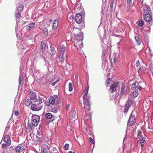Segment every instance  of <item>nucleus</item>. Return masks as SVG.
I'll return each mask as SVG.
<instances>
[{
  "instance_id": "obj_1",
  "label": "nucleus",
  "mask_w": 153,
  "mask_h": 153,
  "mask_svg": "<svg viewBox=\"0 0 153 153\" xmlns=\"http://www.w3.org/2000/svg\"><path fill=\"white\" fill-rule=\"evenodd\" d=\"M38 103L35 104H32L31 106L32 110L34 111H38L40 110L42 108V105L41 104L42 103V99H39Z\"/></svg>"
},
{
  "instance_id": "obj_2",
  "label": "nucleus",
  "mask_w": 153,
  "mask_h": 153,
  "mask_svg": "<svg viewBox=\"0 0 153 153\" xmlns=\"http://www.w3.org/2000/svg\"><path fill=\"white\" fill-rule=\"evenodd\" d=\"M28 97L34 102H37L39 101V99L41 98L39 95L37 96L36 92L31 91L29 92L28 94Z\"/></svg>"
},
{
  "instance_id": "obj_3",
  "label": "nucleus",
  "mask_w": 153,
  "mask_h": 153,
  "mask_svg": "<svg viewBox=\"0 0 153 153\" xmlns=\"http://www.w3.org/2000/svg\"><path fill=\"white\" fill-rule=\"evenodd\" d=\"M78 30L77 28L76 27L74 28L73 29H71L70 32L71 34H74V39L75 40V41H79L80 44L81 43V40H82V36L81 34L79 35L75 34V32L76 30Z\"/></svg>"
},
{
  "instance_id": "obj_4",
  "label": "nucleus",
  "mask_w": 153,
  "mask_h": 153,
  "mask_svg": "<svg viewBox=\"0 0 153 153\" xmlns=\"http://www.w3.org/2000/svg\"><path fill=\"white\" fill-rule=\"evenodd\" d=\"M40 117L38 115H33L32 117V123L34 127L36 126L39 122Z\"/></svg>"
},
{
  "instance_id": "obj_5",
  "label": "nucleus",
  "mask_w": 153,
  "mask_h": 153,
  "mask_svg": "<svg viewBox=\"0 0 153 153\" xmlns=\"http://www.w3.org/2000/svg\"><path fill=\"white\" fill-rule=\"evenodd\" d=\"M59 100L58 96L56 95L51 97L49 99V102H46V104L48 106L50 105V104L53 105L55 102H56L57 101Z\"/></svg>"
},
{
  "instance_id": "obj_6",
  "label": "nucleus",
  "mask_w": 153,
  "mask_h": 153,
  "mask_svg": "<svg viewBox=\"0 0 153 153\" xmlns=\"http://www.w3.org/2000/svg\"><path fill=\"white\" fill-rule=\"evenodd\" d=\"M136 121L135 116L133 114V112H132L129 119L128 122V125L130 126H131L135 123Z\"/></svg>"
},
{
  "instance_id": "obj_7",
  "label": "nucleus",
  "mask_w": 153,
  "mask_h": 153,
  "mask_svg": "<svg viewBox=\"0 0 153 153\" xmlns=\"http://www.w3.org/2000/svg\"><path fill=\"white\" fill-rule=\"evenodd\" d=\"M65 47L62 46L60 48V55L58 57V59L60 62H63L64 60V53L65 51Z\"/></svg>"
},
{
  "instance_id": "obj_8",
  "label": "nucleus",
  "mask_w": 153,
  "mask_h": 153,
  "mask_svg": "<svg viewBox=\"0 0 153 153\" xmlns=\"http://www.w3.org/2000/svg\"><path fill=\"white\" fill-rule=\"evenodd\" d=\"M90 101V100H89V97H87V98L84 101V107L85 110L87 111H89L90 110V107L91 104Z\"/></svg>"
},
{
  "instance_id": "obj_9",
  "label": "nucleus",
  "mask_w": 153,
  "mask_h": 153,
  "mask_svg": "<svg viewBox=\"0 0 153 153\" xmlns=\"http://www.w3.org/2000/svg\"><path fill=\"white\" fill-rule=\"evenodd\" d=\"M50 147V145L49 144H48L46 143L43 144L42 146V152L43 153H47Z\"/></svg>"
},
{
  "instance_id": "obj_10",
  "label": "nucleus",
  "mask_w": 153,
  "mask_h": 153,
  "mask_svg": "<svg viewBox=\"0 0 153 153\" xmlns=\"http://www.w3.org/2000/svg\"><path fill=\"white\" fill-rule=\"evenodd\" d=\"M132 103V102L131 100H128L127 101L125 104V108L124 111V112L125 113H126L128 112L129 108L131 105Z\"/></svg>"
},
{
  "instance_id": "obj_11",
  "label": "nucleus",
  "mask_w": 153,
  "mask_h": 153,
  "mask_svg": "<svg viewBox=\"0 0 153 153\" xmlns=\"http://www.w3.org/2000/svg\"><path fill=\"white\" fill-rule=\"evenodd\" d=\"M118 82H116L112 84L111 86L109 91L111 93H113L116 90V88L118 86Z\"/></svg>"
},
{
  "instance_id": "obj_12",
  "label": "nucleus",
  "mask_w": 153,
  "mask_h": 153,
  "mask_svg": "<svg viewBox=\"0 0 153 153\" xmlns=\"http://www.w3.org/2000/svg\"><path fill=\"white\" fill-rule=\"evenodd\" d=\"M82 16L79 13H77L75 18V20L76 22L78 23H80L82 21Z\"/></svg>"
},
{
  "instance_id": "obj_13",
  "label": "nucleus",
  "mask_w": 153,
  "mask_h": 153,
  "mask_svg": "<svg viewBox=\"0 0 153 153\" xmlns=\"http://www.w3.org/2000/svg\"><path fill=\"white\" fill-rule=\"evenodd\" d=\"M143 11L144 12V14L149 15L151 11L149 7L145 6L143 8Z\"/></svg>"
},
{
  "instance_id": "obj_14",
  "label": "nucleus",
  "mask_w": 153,
  "mask_h": 153,
  "mask_svg": "<svg viewBox=\"0 0 153 153\" xmlns=\"http://www.w3.org/2000/svg\"><path fill=\"white\" fill-rule=\"evenodd\" d=\"M4 141L6 143H7L9 145L11 144V141L10 136L9 135H7L4 137Z\"/></svg>"
},
{
  "instance_id": "obj_15",
  "label": "nucleus",
  "mask_w": 153,
  "mask_h": 153,
  "mask_svg": "<svg viewBox=\"0 0 153 153\" xmlns=\"http://www.w3.org/2000/svg\"><path fill=\"white\" fill-rule=\"evenodd\" d=\"M36 24L33 22L30 23L27 25L26 26V29L27 30H30L33 29Z\"/></svg>"
},
{
  "instance_id": "obj_16",
  "label": "nucleus",
  "mask_w": 153,
  "mask_h": 153,
  "mask_svg": "<svg viewBox=\"0 0 153 153\" xmlns=\"http://www.w3.org/2000/svg\"><path fill=\"white\" fill-rule=\"evenodd\" d=\"M125 87V85L124 84H123L121 88V91L120 94L121 96H122L124 94H126V90Z\"/></svg>"
},
{
  "instance_id": "obj_17",
  "label": "nucleus",
  "mask_w": 153,
  "mask_h": 153,
  "mask_svg": "<svg viewBox=\"0 0 153 153\" xmlns=\"http://www.w3.org/2000/svg\"><path fill=\"white\" fill-rule=\"evenodd\" d=\"M74 45L77 48H81L83 46L82 40H81V43L80 44L79 41H75L74 42Z\"/></svg>"
},
{
  "instance_id": "obj_18",
  "label": "nucleus",
  "mask_w": 153,
  "mask_h": 153,
  "mask_svg": "<svg viewBox=\"0 0 153 153\" xmlns=\"http://www.w3.org/2000/svg\"><path fill=\"white\" fill-rule=\"evenodd\" d=\"M144 19L147 22H150L152 20L151 16L149 14H145Z\"/></svg>"
},
{
  "instance_id": "obj_19",
  "label": "nucleus",
  "mask_w": 153,
  "mask_h": 153,
  "mask_svg": "<svg viewBox=\"0 0 153 153\" xmlns=\"http://www.w3.org/2000/svg\"><path fill=\"white\" fill-rule=\"evenodd\" d=\"M53 28L54 29H56L58 27V20L56 19L54 20L53 21Z\"/></svg>"
},
{
  "instance_id": "obj_20",
  "label": "nucleus",
  "mask_w": 153,
  "mask_h": 153,
  "mask_svg": "<svg viewBox=\"0 0 153 153\" xmlns=\"http://www.w3.org/2000/svg\"><path fill=\"white\" fill-rule=\"evenodd\" d=\"M76 111L74 110H73L70 114L71 116L73 119V120H75V119H77V116H76Z\"/></svg>"
},
{
  "instance_id": "obj_21",
  "label": "nucleus",
  "mask_w": 153,
  "mask_h": 153,
  "mask_svg": "<svg viewBox=\"0 0 153 153\" xmlns=\"http://www.w3.org/2000/svg\"><path fill=\"white\" fill-rule=\"evenodd\" d=\"M139 83L137 82H134L131 85V88L132 89H137V87Z\"/></svg>"
},
{
  "instance_id": "obj_22",
  "label": "nucleus",
  "mask_w": 153,
  "mask_h": 153,
  "mask_svg": "<svg viewBox=\"0 0 153 153\" xmlns=\"http://www.w3.org/2000/svg\"><path fill=\"white\" fill-rule=\"evenodd\" d=\"M27 45L26 43L23 41H22L21 42V45H20L19 47L20 48L22 49H24L26 48Z\"/></svg>"
},
{
  "instance_id": "obj_23",
  "label": "nucleus",
  "mask_w": 153,
  "mask_h": 153,
  "mask_svg": "<svg viewBox=\"0 0 153 153\" xmlns=\"http://www.w3.org/2000/svg\"><path fill=\"white\" fill-rule=\"evenodd\" d=\"M23 5L22 4H19L17 7V11L21 12L23 8Z\"/></svg>"
},
{
  "instance_id": "obj_24",
  "label": "nucleus",
  "mask_w": 153,
  "mask_h": 153,
  "mask_svg": "<svg viewBox=\"0 0 153 153\" xmlns=\"http://www.w3.org/2000/svg\"><path fill=\"white\" fill-rule=\"evenodd\" d=\"M88 91H86V90H85V91L84 92V94L83 95V100L84 101L85 99L87 98V97H89V100H90V97L89 96H87V95L88 94Z\"/></svg>"
},
{
  "instance_id": "obj_25",
  "label": "nucleus",
  "mask_w": 153,
  "mask_h": 153,
  "mask_svg": "<svg viewBox=\"0 0 153 153\" xmlns=\"http://www.w3.org/2000/svg\"><path fill=\"white\" fill-rule=\"evenodd\" d=\"M15 150L16 153H20L22 152V150L20 146H17L15 148Z\"/></svg>"
},
{
  "instance_id": "obj_26",
  "label": "nucleus",
  "mask_w": 153,
  "mask_h": 153,
  "mask_svg": "<svg viewBox=\"0 0 153 153\" xmlns=\"http://www.w3.org/2000/svg\"><path fill=\"white\" fill-rule=\"evenodd\" d=\"M23 80V75L20 73L19 78V85H22L23 84L22 81Z\"/></svg>"
},
{
  "instance_id": "obj_27",
  "label": "nucleus",
  "mask_w": 153,
  "mask_h": 153,
  "mask_svg": "<svg viewBox=\"0 0 153 153\" xmlns=\"http://www.w3.org/2000/svg\"><path fill=\"white\" fill-rule=\"evenodd\" d=\"M50 48L51 51V54L52 56H53L56 53L55 49L53 47L51 46Z\"/></svg>"
},
{
  "instance_id": "obj_28",
  "label": "nucleus",
  "mask_w": 153,
  "mask_h": 153,
  "mask_svg": "<svg viewBox=\"0 0 153 153\" xmlns=\"http://www.w3.org/2000/svg\"><path fill=\"white\" fill-rule=\"evenodd\" d=\"M31 100L30 99H27L26 100L25 102V105L27 106H29L32 102Z\"/></svg>"
},
{
  "instance_id": "obj_29",
  "label": "nucleus",
  "mask_w": 153,
  "mask_h": 153,
  "mask_svg": "<svg viewBox=\"0 0 153 153\" xmlns=\"http://www.w3.org/2000/svg\"><path fill=\"white\" fill-rule=\"evenodd\" d=\"M41 47L42 51L45 50L46 47V43L43 42H42L41 44Z\"/></svg>"
},
{
  "instance_id": "obj_30",
  "label": "nucleus",
  "mask_w": 153,
  "mask_h": 153,
  "mask_svg": "<svg viewBox=\"0 0 153 153\" xmlns=\"http://www.w3.org/2000/svg\"><path fill=\"white\" fill-rule=\"evenodd\" d=\"M34 126L33 123H28V129L30 131H31L32 129L33 128Z\"/></svg>"
},
{
  "instance_id": "obj_31",
  "label": "nucleus",
  "mask_w": 153,
  "mask_h": 153,
  "mask_svg": "<svg viewBox=\"0 0 153 153\" xmlns=\"http://www.w3.org/2000/svg\"><path fill=\"white\" fill-rule=\"evenodd\" d=\"M21 12L17 11L16 14V21H17L19 20L18 19L22 17L21 16Z\"/></svg>"
},
{
  "instance_id": "obj_32",
  "label": "nucleus",
  "mask_w": 153,
  "mask_h": 153,
  "mask_svg": "<svg viewBox=\"0 0 153 153\" xmlns=\"http://www.w3.org/2000/svg\"><path fill=\"white\" fill-rule=\"evenodd\" d=\"M135 39L136 42V43L137 44V45H139L140 44V40L139 37L137 36H135Z\"/></svg>"
},
{
  "instance_id": "obj_33",
  "label": "nucleus",
  "mask_w": 153,
  "mask_h": 153,
  "mask_svg": "<svg viewBox=\"0 0 153 153\" xmlns=\"http://www.w3.org/2000/svg\"><path fill=\"white\" fill-rule=\"evenodd\" d=\"M43 31L44 36H47L48 33V29L46 28H44Z\"/></svg>"
},
{
  "instance_id": "obj_34",
  "label": "nucleus",
  "mask_w": 153,
  "mask_h": 153,
  "mask_svg": "<svg viewBox=\"0 0 153 153\" xmlns=\"http://www.w3.org/2000/svg\"><path fill=\"white\" fill-rule=\"evenodd\" d=\"M53 116L50 113H47L45 114V117L48 119H50L53 117Z\"/></svg>"
},
{
  "instance_id": "obj_35",
  "label": "nucleus",
  "mask_w": 153,
  "mask_h": 153,
  "mask_svg": "<svg viewBox=\"0 0 153 153\" xmlns=\"http://www.w3.org/2000/svg\"><path fill=\"white\" fill-rule=\"evenodd\" d=\"M68 87H69V91H72L73 90V86L72 83L71 82H70L68 84Z\"/></svg>"
},
{
  "instance_id": "obj_36",
  "label": "nucleus",
  "mask_w": 153,
  "mask_h": 153,
  "mask_svg": "<svg viewBox=\"0 0 153 153\" xmlns=\"http://www.w3.org/2000/svg\"><path fill=\"white\" fill-rule=\"evenodd\" d=\"M151 52V50L149 48H147L146 51V55H148L150 52Z\"/></svg>"
},
{
  "instance_id": "obj_37",
  "label": "nucleus",
  "mask_w": 153,
  "mask_h": 153,
  "mask_svg": "<svg viewBox=\"0 0 153 153\" xmlns=\"http://www.w3.org/2000/svg\"><path fill=\"white\" fill-rule=\"evenodd\" d=\"M69 146V144L68 143H66L65 144V145L64 146V149L66 150H67L68 149Z\"/></svg>"
},
{
  "instance_id": "obj_38",
  "label": "nucleus",
  "mask_w": 153,
  "mask_h": 153,
  "mask_svg": "<svg viewBox=\"0 0 153 153\" xmlns=\"http://www.w3.org/2000/svg\"><path fill=\"white\" fill-rule=\"evenodd\" d=\"M145 141V140L143 138L141 139L140 141V144L141 145V146L142 147H143V145L142 144V143H144Z\"/></svg>"
},
{
  "instance_id": "obj_39",
  "label": "nucleus",
  "mask_w": 153,
  "mask_h": 153,
  "mask_svg": "<svg viewBox=\"0 0 153 153\" xmlns=\"http://www.w3.org/2000/svg\"><path fill=\"white\" fill-rule=\"evenodd\" d=\"M111 81V79L110 78H108L106 81V84L107 85H108L110 83Z\"/></svg>"
},
{
  "instance_id": "obj_40",
  "label": "nucleus",
  "mask_w": 153,
  "mask_h": 153,
  "mask_svg": "<svg viewBox=\"0 0 153 153\" xmlns=\"http://www.w3.org/2000/svg\"><path fill=\"white\" fill-rule=\"evenodd\" d=\"M143 23L142 21H140L138 23V25L141 26H143Z\"/></svg>"
},
{
  "instance_id": "obj_41",
  "label": "nucleus",
  "mask_w": 153,
  "mask_h": 153,
  "mask_svg": "<svg viewBox=\"0 0 153 153\" xmlns=\"http://www.w3.org/2000/svg\"><path fill=\"white\" fill-rule=\"evenodd\" d=\"M146 55L147 56L150 57H152L153 56V55L152 51L151 50V52H150L149 53H148V55Z\"/></svg>"
},
{
  "instance_id": "obj_42",
  "label": "nucleus",
  "mask_w": 153,
  "mask_h": 153,
  "mask_svg": "<svg viewBox=\"0 0 153 153\" xmlns=\"http://www.w3.org/2000/svg\"><path fill=\"white\" fill-rule=\"evenodd\" d=\"M138 94L137 93H133L132 94V97L133 98H134L136 97H137V96L138 95Z\"/></svg>"
},
{
  "instance_id": "obj_43",
  "label": "nucleus",
  "mask_w": 153,
  "mask_h": 153,
  "mask_svg": "<svg viewBox=\"0 0 153 153\" xmlns=\"http://www.w3.org/2000/svg\"><path fill=\"white\" fill-rule=\"evenodd\" d=\"M145 70V67H143V66H141L139 68V70L140 71H143Z\"/></svg>"
},
{
  "instance_id": "obj_44",
  "label": "nucleus",
  "mask_w": 153,
  "mask_h": 153,
  "mask_svg": "<svg viewBox=\"0 0 153 153\" xmlns=\"http://www.w3.org/2000/svg\"><path fill=\"white\" fill-rule=\"evenodd\" d=\"M132 90H133V93H138V90L137 89H132Z\"/></svg>"
},
{
  "instance_id": "obj_45",
  "label": "nucleus",
  "mask_w": 153,
  "mask_h": 153,
  "mask_svg": "<svg viewBox=\"0 0 153 153\" xmlns=\"http://www.w3.org/2000/svg\"><path fill=\"white\" fill-rule=\"evenodd\" d=\"M52 111L53 112H56L57 111V109L55 108V107L53 108H52Z\"/></svg>"
},
{
  "instance_id": "obj_46",
  "label": "nucleus",
  "mask_w": 153,
  "mask_h": 153,
  "mask_svg": "<svg viewBox=\"0 0 153 153\" xmlns=\"http://www.w3.org/2000/svg\"><path fill=\"white\" fill-rule=\"evenodd\" d=\"M89 140L91 143L93 144H94V142L93 141L92 138L91 137L89 138Z\"/></svg>"
},
{
  "instance_id": "obj_47",
  "label": "nucleus",
  "mask_w": 153,
  "mask_h": 153,
  "mask_svg": "<svg viewBox=\"0 0 153 153\" xmlns=\"http://www.w3.org/2000/svg\"><path fill=\"white\" fill-rule=\"evenodd\" d=\"M14 114L15 116H18L19 114V113L18 111H14Z\"/></svg>"
},
{
  "instance_id": "obj_48",
  "label": "nucleus",
  "mask_w": 153,
  "mask_h": 153,
  "mask_svg": "<svg viewBox=\"0 0 153 153\" xmlns=\"http://www.w3.org/2000/svg\"><path fill=\"white\" fill-rule=\"evenodd\" d=\"M128 4L130 5L131 3V0H127Z\"/></svg>"
},
{
  "instance_id": "obj_49",
  "label": "nucleus",
  "mask_w": 153,
  "mask_h": 153,
  "mask_svg": "<svg viewBox=\"0 0 153 153\" xmlns=\"http://www.w3.org/2000/svg\"><path fill=\"white\" fill-rule=\"evenodd\" d=\"M2 147L3 149H6L7 147V145L5 144H3L2 145Z\"/></svg>"
},
{
  "instance_id": "obj_50",
  "label": "nucleus",
  "mask_w": 153,
  "mask_h": 153,
  "mask_svg": "<svg viewBox=\"0 0 153 153\" xmlns=\"http://www.w3.org/2000/svg\"><path fill=\"white\" fill-rule=\"evenodd\" d=\"M113 6V1H111L110 3V7L111 8H112Z\"/></svg>"
},
{
  "instance_id": "obj_51",
  "label": "nucleus",
  "mask_w": 153,
  "mask_h": 153,
  "mask_svg": "<svg viewBox=\"0 0 153 153\" xmlns=\"http://www.w3.org/2000/svg\"><path fill=\"white\" fill-rule=\"evenodd\" d=\"M140 63L139 60H137V62L136 63V65L138 66L140 65Z\"/></svg>"
},
{
  "instance_id": "obj_52",
  "label": "nucleus",
  "mask_w": 153,
  "mask_h": 153,
  "mask_svg": "<svg viewBox=\"0 0 153 153\" xmlns=\"http://www.w3.org/2000/svg\"><path fill=\"white\" fill-rule=\"evenodd\" d=\"M69 105L68 104L66 106V109L67 110H68L69 109Z\"/></svg>"
},
{
  "instance_id": "obj_53",
  "label": "nucleus",
  "mask_w": 153,
  "mask_h": 153,
  "mask_svg": "<svg viewBox=\"0 0 153 153\" xmlns=\"http://www.w3.org/2000/svg\"><path fill=\"white\" fill-rule=\"evenodd\" d=\"M137 90H140L142 88V87L141 86H137Z\"/></svg>"
},
{
  "instance_id": "obj_54",
  "label": "nucleus",
  "mask_w": 153,
  "mask_h": 153,
  "mask_svg": "<svg viewBox=\"0 0 153 153\" xmlns=\"http://www.w3.org/2000/svg\"><path fill=\"white\" fill-rule=\"evenodd\" d=\"M60 80V78L58 77L56 79V80L55 81L56 82H58Z\"/></svg>"
},
{
  "instance_id": "obj_55",
  "label": "nucleus",
  "mask_w": 153,
  "mask_h": 153,
  "mask_svg": "<svg viewBox=\"0 0 153 153\" xmlns=\"http://www.w3.org/2000/svg\"><path fill=\"white\" fill-rule=\"evenodd\" d=\"M56 83V82L55 81L53 82L52 83L51 85L53 86H54L55 85Z\"/></svg>"
},
{
  "instance_id": "obj_56",
  "label": "nucleus",
  "mask_w": 153,
  "mask_h": 153,
  "mask_svg": "<svg viewBox=\"0 0 153 153\" xmlns=\"http://www.w3.org/2000/svg\"><path fill=\"white\" fill-rule=\"evenodd\" d=\"M69 18L70 19H73V16L72 15H70Z\"/></svg>"
},
{
  "instance_id": "obj_57",
  "label": "nucleus",
  "mask_w": 153,
  "mask_h": 153,
  "mask_svg": "<svg viewBox=\"0 0 153 153\" xmlns=\"http://www.w3.org/2000/svg\"><path fill=\"white\" fill-rule=\"evenodd\" d=\"M42 139L41 138H40L39 137V138L38 139V142L40 143V142H41L42 141Z\"/></svg>"
},
{
  "instance_id": "obj_58",
  "label": "nucleus",
  "mask_w": 153,
  "mask_h": 153,
  "mask_svg": "<svg viewBox=\"0 0 153 153\" xmlns=\"http://www.w3.org/2000/svg\"><path fill=\"white\" fill-rule=\"evenodd\" d=\"M88 89H89V88L88 87H87V88H86L85 89V90H86V91H88Z\"/></svg>"
},
{
  "instance_id": "obj_59",
  "label": "nucleus",
  "mask_w": 153,
  "mask_h": 153,
  "mask_svg": "<svg viewBox=\"0 0 153 153\" xmlns=\"http://www.w3.org/2000/svg\"><path fill=\"white\" fill-rule=\"evenodd\" d=\"M68 153H74V152L72 151H69Z\"/></svg>"
},
{
  "instance_id": "obj_60",
  "label": "nucleus",
  "mask_w": 153,
  "mask_h": 153,
  "mask_svg": "<svg viewBox=\"0 0 153 153\" xmlns=\"http://www.w3.org/2000/svg\"><path fill=\"white\" fill-rule=\"evenodd\" d=\"M13 149V146H11L10 147V149Z\"/></svg>"
},
{
  "instance_id": "obj_61",
  "label": "nucleus",
  "mask_w": 153,
  "mask_h": 153,
  "mask_svg": "<svg viewBox=\"0 0 153 153\" xmlns=\"http://www.w3.org/2000/svg\"><path fill=\"white\" fill-rule=\"evenodd\" d=\"M116 58H114V62H115L116 61Z\"/></svg>"
},
{
  "instance_id": "obj_62",
  "label": "nucleus",
  "mask_w": 153,
  "mask_h": 153,
  "mask_svg": "<svg viewBox=\"0 0 153 153\" xmlns=\"http://www.w3.org/2000/svg\"><path fill=\"white\" fill-rule=\"evenodd\" d=\"M37 133H38V134L39 135H40V134L38 132H37Z\"/></svg>"
},
{
  "instance_id": "obj_63",
  "label": "nucleus",
  "mask_w": 153,
  "mask_h": 153,
  "mask_svg": "<svg viewBox=\"0 0 153 153\" xmlns=\"http://www.w3.org/2000/svg\"><path fill=\"white\" fill-rule=\"evenodd\" d=\"M51 21H52V20H50L49 21H50V22H51Z\"/></svg>"
},
{
  "instance_id": "obj_64",
  "label": "nucleus",
  "mask_w": 153,
  "mask_h": 153,
  "mask_svg": "<svg viewBox=\"0 0 153 153\" xmlns=\"http://www.w3.org/2000/svg\"><path fill=\"white\" fill-rule=\"evenodd\" d=\"M17 1V2H19V1Z\"/></svg>"
}]
</instances>
